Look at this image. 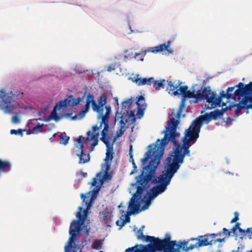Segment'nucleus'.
<instances>
[{
    "mask_svg": "<svg viewBox=\"0 0 252 252\" xmlns=\"http://www.w3.org/2000/svg\"><path fill=\"white\" fill-rule=\"evenodd\" d=\"M163 155V149L160 151L155 150L153 149V146L150 145L144 158L141 159L142 171L136 177L137 189L129 203V207L132 209L133 212L140 208L141 201L142 200V195L145 190L148 189L151 185L159 183V185L153 187L150 190L149 198L151 199H154L166 189L174 174L181 167V165L171 160V158H167L164 162L165 172L158 177L156 176V169Z\"/></svg>",
    "mask_w": 252,
    "mask_h": 252,
    "instance_id": "nucleus-1",
    "label": "nucleus"
},
{
    "mask_svg": "<svg viewBox=\"0 0 252 252\" xmlns=\"http://www.w3.org/2000/svg\"><path fill=\"white\" fill-rule=\"evenodd\" d=\"M179 123V120L170 119L168 122V126L165 127V130L162 132L164 134L163 138L161 140L158 139L156 141L157 144L152 146L153 150L158 151L162 150L163 148L164 153L165 146L169 142L173 143L176 148L167 158H171V160L181 165L184 162L185 157L190 156V143H194L199 137L202 122L201 120L195 119L191 123L185 131V136L182 139V145L179 144L176 139L180 135L177 132V127Z\"/></svg>",
    "mask_w": 252,
    "mask_h": 252,
    "instance_id": "nucleus-2",
    "label": "nucleus"
},
{
    "mask_svg": "<svg viewBox=\"0 0 252 252\" xmlns=\"http://www.w3.org/2000/svg\"><path fill=\"white\" fill-rule=\"evenodd\" d=\"M86 99L89 105H92V109L94 112L98 113V119H101L99 126L95 125L93 126V130L99 129L102 125L104 127L107 126L109 128V118L111 108L110 106L105 105L107 102V97L105 95H101L98 99L97 104L94 100V96L91 93H88L86 95Z\"/></svg>",
    "mask_w": 252,
    "mask_h": 252,
    "instance_id": "nucleus-3",
    "label": "nucleus"
},
{
    "mask_svg": "<svg viewBox=\"0 0 252 252\" xmlns=\"http://www.w3.org/2000/svg\"><path fill=\"white\" fill-rule=\"evenodd\" d=\"M236 96V95H235ZM243 96V98L238 104L231 103L228 106L222 108L221 110L216 109L209 113H206L202 116L201 121L209 122L212 120H217L219 117L222 116L227 110L232 111L235 109V117L237 118L239 114L241 112L242 109H245L246 113H248L249 109L252 108V104L249 99L248 95L247 94H243L242 95L238 96L239 99L240 96Z\"/></svg>",
    "mask_w": 252,
    "mask_h": 252,
    "instance_id": "nucleus-4",
    "label": "nucleus"
},
{
    "mask_svg": "<svg viewBox=\"0 0 252 252\" xmlns=\"http://www.w3.org/2000/svg\"><path fill=\"white\" fill-rule=\"evenodd\" d=\"M153 240V244L140 246L146 252H180L179 242L177 243L176 240H171V235L169 233H166L163 239H159L158 237H149Z\"/></svg>",
    "mask_w": 252,
    "mask_h": 252,
    "instance_id": "nucleus-5",
    "label": "nucleus"
},
{
    "mask_svg": "<svg viewBox=\"0 0 252 252\" xmlns=\"http://www.w3.org/2000/svg\"><path fill=\"white\" fill-rule=\"evenodd\" d=\"M23 93L21 91H16L13 93L10 91V93H7L4 89L0 90V107L4 110L5 113H13L15 109L14 105L12 101V96L16 98H21L23 95Z\"/></svg>",
    "mask_w": 252,
    "mask_h": 252,
    "instance_id": "nucleus-6",
    "label": "nucleus"
},
{
    "mask_svg": "<svg viewBox=\"0 0 252 252\" xmlns=\"http://www.w3.org/2000/svg\"><path fill=\"white\" fill-rule=\"evenodd\" d=\"M205 88L207 90L205 93V100L208 103V104L205 105L207 109H213L220 105L223 98H226L227 99L231 98V94L225 93L223 90L220 91V96H218L216 94L211 91L209 86L206 87Z\"/></svg>",
    "mask_w": 252,
    "mask_h": 252,
    "instance_id": "nucleus-7",
    "label": "nucleus"
},
{
    "mask_svg": "<svg viewBox=\"0 0 252 252\" xmlns=\"http://www.w3.org/2000/svg\"><path fill=\"white\" fill-rule=\"evenodd\" d=\"M86 93H85L82 98L79 97L76 98H73L72 95H70L64 100L60 101L55 106L48 120L49 121L51 119H54L55 121H58L60 119V117L57 113V110H60L63 107H66L67 106L73 107L77 106L84 99L86 96Z\"/></svg>",
    "mask_w": 252,
    "mask_h": 252,
    "instance_id": "nucleus-8",
    "label": "nucleus"
},
{
    "mask_svg": "<svg viewBox=\"0 0 252 252\" xmlns=\"http://www.w3.org/2000/svg\"><path fill=\"white\" fill-rule=\"evenodd\" d=\"M197 85H195L191 88V91L188 90L187 86H180L179 87L180 94H182V97L185 98H195L194 103H197L202 99H205V93L206 92V88L205 87L202 89L197 88L196 91L195 88L197 87Z\"/></svg>",
    "mask_w": 252,
    "mask_h": 252,
    "instance_id": "nucleus-9",
    "label": "nucleus"
},
{
    "mask_svg": "<svg viewBox=\"0 0 252 252\" xmlns=\"http://www.w3.org/2000/svg\"><path fill=\"white\" fill-rule=\"evenodd\" d=\"M107 126L103 127L101 133V137L100 138V140L104 143L107 148L105 158L106 162L109 160H111L113 158V145L116 141V138H114L111 143L109 142L110 137L107 136L109 128H107ZM107 164L108 163H106Z\"/></svg>",
    "mask_w": 252,
    "mask_h": 252,
    "instance_id": "nucleus-10",
    "label": "nucleus"
},
{
    "mask_svg": "<svg viewBox=\"0 0 252 252\" xmlns=\"http://www.w3.org/2000/svg\"><path fill=\"white\" fill-rule=\"evenodd\" d=\"M201 241L199 235L196 238H191L187 240L179 241L180 252H188L194 249H198L203 246H198V242Z\"/></svg>",
    "mask_w": 252,
    "mask_h": 252,
    "instance_id": "nucleus-11",
    "label": "nucleus"
},
{
    "mask_svg": "<svg viewBox=\"0 0 252 252\" xmlns=\"http://www.w3.org/2000/svg\"><path fill=\"white\" fill-rule=\"evenodd\" d=\"M236 87L238 89L234 91V95L239 96L243 94H247L252 104V82L245 85L240 82Z\"/></svg>",
    "mask_w": 252,
    "mask_h": 252,
    "instance_id": "nucleus-12",
    "label": "nucleus"
},
{
    "mask_svg": "<svg viewBox=\"0 0 252 252\" xmlns=\"http://www.w3.org/2000/svg\"><path fill=\"white\" fill-rule=\"evenodd\" d=\"M83 224L80 222V221L73 220L70 223L69 233L70 237L68 240V247L72 248V243L74 242V240L78 233L81 230V226Z\"/></svg>",
    "mask_w": 252,
    "mask_h": 252,
    "instance_id": "nucleus-13",
    "label": "nucleus"
},
{
    "mask_svg": "<svg viewBox=\"0 0 252 252\" xmlns=\"http://www.w3.org/2000/svg\"><path fill=\"white\" fill-rule=\"evenodd\" d=\"M84 146L83 144L79 145L78 150H74V152L79 158L78 163L80 164H83L88 162L90 160V154L84 153Z\"/></svg>",
    "mask_w": 252,
    "mask_h": 252,
    "instance_id": "nucleus-14",
    "label": "nucleus"
},
{
    "mask_svg": "<svg viewBox=\"0 0 252 252\" xmlns=\"http://www.w3.org/2000/svg\"><path fill=\"white\" fill-rule=\"evenodd\" d=\"M215 235L214 233L199 235V238H201V241L198 242V245L205 247L215 244Z\"/></svg>",
    "mask_w": 252,
    "mask_h": 252,
    "instance_id": "nucleus-15",
    "label": "nucleus"
},
{
    "mask_svg": "<svg viewBox=\"0 0 252 252\" xmlns=\"http://www.w3.org/2000/svg\"><path fill=\"white\" fill-rule=\"evenodd\" d=\"M99 129H96L95 131L93 130V126L92 127V132L89 131L87 132V137L86 140L90 141L92 140L94 141V142L91 145V151L93 150L94 147L96 146L98 144V139L99 136V133L96 131Z\"/></svg>",
    "mask_w": 252,
    "mask_h": 252,
    "instance_id": "nucleus-16",
    "label": "nucleus"
},
{
    "mask_svg": "<svg viewBox=\"0 0 252 252\" xmlns=\"http://www.w3.org/2000/svg\"><path fill=\"white\" fill-rule=\"evenodd\" d=\"M167 82H168V85L169 87L167 89L168 91V93L175 96L180 95L179 87L181 86L182 82H179L177 85H174L173 83H172L171 81L168 82L167 81Z\"/></svg>",
    "mask_w": 252,
    "mask_h": 252,
    "instance_id": "nucleus-17",
    "label": "nucleus"
},
{
    "mask_svg": "<svg viewBox=\"0 0 252 252\" xmlns=\"http://www.w3.org/2000/svg\"><path fill=\"white\" fill-rule=\"evenodd\" d=\"M171 41L170 40H168L167 41V44H161L158 46L152 47L151 48V52L153 53H157L158 52H160L163 51H167L170 53H172V51L171 50H168V48L170 46Z\"/></svg>",
    "mask_w": 252,
    "mask_h": 252,
    "instance_id": "nucleus-18",
    "label": "nucleus"
},
{
    "mask_svg": "<svg viewBox=\"0 0 252 252\" xmlns=\"http://www.w3.org/2000/svg\"><path fill=\"white\" fill-rule=\"evenodd\" d=\"M99 214L102 216L100 218L102 220L103 222L107 226L110 227V223L112 221V219L113 216L112 212L109 211H104L102 212H100Z\"/></svg>",
    "mask_w": 252,
    "mask_h": 252,
    "instance_id": "nucleus-19",
    "label": "nucleus"
},
{
    "mask_svg": "<svg viewBox=\"0 0 252 252\" xmlns=\"http://www.w3.org/2000/svg\"><path fill=\"white\" fill-rule=\"evenodd\" d=\"M136 235L138 239L141 240L143 242H150L149 244H153V240L149 238V237H154V236L144 235L142 229L138 230Z\"/></svg>",
    "mask_w": 252,
    "mask_h": 252,
    "instance_id": "nucleus-20",
    "label": "nucleus"
},
{
    "mask_svg": "<svg viewBox=\"0 0 252 252\" xmlns=\"http://www.w3.org/2000/svg\"><path fill=\"white\" fill-rule=\"evenodd\" d=\"M153 80H154L153 77H150L149 78H138L137 80H136V83L139 86H143V85H144L146 84H147L148 85H152Z\"/></svg>",
    "mask_w": 252,
    "mask_h": 252,
    "instance_id": "nucleus-21",
    "label": "nucleus"
},
{
    "mask_svg": "<svg viewBox=\"0 0 252 252\" xmlns=\"http://www.w3.org/2000/svg\"><path fill=\"white\" fill-rule=\"evenodd\" d=\"M90 108V105H89V103L86 100L84 109L82 110L81 111H80L77 114V115L78 116V119H81L83 118L85 116L86 113L89 111Z\"/></svg>",
    "mask_w": 252,
    "mask_h": 252,
    "instance_id": "nucleus-22",
    "label": "nucleus"
},
{
    "mask_svg": "<svg viewBox=\"0 0 252 252\" xmlns=\"http://www.w3.org/2000/svg\"><path fill=\"white\" fill-rule=\"evenodd\" d=\"M79 209L80 211L77 212V214L76 215V217L78 218V220H76L80 221V222L83 224L85 220L86 217L87 216V211L85 210L84 211V215H82L81 213L82 208L80 207L79 208Z\"/></svg>",
    "mask_w": 252,
    "mask_h": 252,
    "instance_id": "nucleus-23",
    "label": "nucleus"
},
{
    "mask_svg": "<svg viewBox=\"0 0 252 252\" xmlns=\"http://www.w3.org/2000/svg\"><path fill=\"white\" fill-rule=\"evenodd\" d=\"M125 252H146L143 248L140 245H136L133 247L128 248Z\"/></svg>",
    "mask_w": 252,
    "mask_h": 252,
    "instance_id": "nucleus-24",
    "label": "nucleus"
},
{
    "mask_svg": "<svg viewBox=\"0 0 252 252\" xmlns=\"http://www.w3.org/2000/svg\"><path fill=\"white\" fill-rule=\"evenodd\" d=\"M59 137L60 139V143L64 145H66L68 143L70 138L69 136H67L64 132L61 133L59 135Z\"/></svg>",
    "mask_w": 252,
    "mask_h": 252,
    "instance_id": "nucleus-25",
    "label": "nucleus"
},
{
    "mask_svg": "<svg viewBox=\"0 0 252 252\" xmlns=\"http://www.w3.org/2000/svg\"><path fill=\"white\" fill-rule=\"evenodd\" d=\"M163 82H165V80L164 79H162L160 81H155L154 80L152 85L156 90H159L161 87H163Z\"/></svg>",
    "mask_w": 252,
    "mask_h": 252,
    "instance_id": "nucleus-26",
    "label": "nucleus"
},
{
    "mask_svg": "<svg viewBox=\"0 0 252 252\" xmlns=\"http://www.w3.org/2000/svg\"><path fill=\"white\" fill-rule=\"evenodd\" d=\"M128 208L130 209V211L127 212V215L126 216L125 219L122 220V224H123L122 225H125L126 223H128L130 222V218L129 216L131 215V214H132L135 212H136V213L139 212V209L138 210H137V211L133 212V210H132V209H131L129 207H128Z\"/></svg>",
    "mask_w": 252,
    "mask_h": 252,
    "instance_id": "nucleus-27",
    "label": "nucleus"
},
{
    "mask_svg": "<svg viewBox=\"0 0 252 252\" xmlns=\"http://www.w3.org/2000/svg\"><path fill=\"white\" fill-rule=\"evenodd\" d=\"M44 126V124H38L36 126L33 127L31 129H30L28 132V134H34V133H38V129Z\"/></svg>",
    "mask_w": 252,
    "mask_h": 252,
    "instance_id": "nucleus-28",
    "label": "nucleus"
},
{
    "mask_svg": "<svg viewBox=\"0 0 252 252\" xmlns=\"http://www.w3.org/2000/svg\"><path fill=\"white\" fill-rule=\"evenodd\" d=\"M146 105H142L139 107L137 106L138 111L137 116L138 118L140 119L144 115V110L145 109Z\"/></svg>",
    "mask_w": 252,
    "mask_h": 252,
    "instance_id": "nucleus-29",
    "label": "nucleus"
},
{
    "mask_svg": "<svg viewBox=\"0 0 252 252\" xmlns=\"http://www.w3.org/2000/svg\"><path fill=\"white\" fill-rule=\"evenodd\" d=\"M77 141V143L75 144L74 150H78L79 145H81V144H83V145H84L85 142V138L83 137L82 135H80L78 137Z\"/></svg>",
    "mask_w": 252,
    "mask_h": 252,
    "instance_id": "nucleus-30",
    "label": "nucleus"
},
{
    "mask_svg": "<svg viewBox=\"0 0 252 252\" xmlns=\"http://www.w3.org/2000/svg\"><path fill=\"white\" fill-rule=\"evenodd\" d=\"M110 165L107 164L105 173L103 176V179L105 180H110L112 178V176L108 173V170L110 169Z\"/></svg>",
    "mask_w": 252,
    "mask_h": 252,
    "instance_id": "nucleus-31",
    "label": "nucleus"
},
{
    "mask_svg": "<svg viewBox=\"0 0 252 252\" xmlns=\"http://www.w3.org/2000/svg\"><path fill=\"white\" fill-rule=\"evenodd\" d=\"M132 102L133 101L131 99H128L122 102V107L125 109H126V108L128 109Z\"/></svg>",
    "mask_w": 252,
    "mask_h": 252,
    "instance_id": "nucleus-32",
    "label": "nucleus"
},
{
    "mask_svg": "<svg viewBox=\"0 0 252 252\" xmlns=\"http://www.w3.org/2000/svg\"><path fill=\"white\" fill-rule=\"evenodd\" d=\"M92 249L95 250L100 249L101 248V243L99 240H96L94 241L92 245Z\"/></svg>",
    "mask_w": 252,
    "mask_h": 252,
    "instance_id": "nucleus-33",
    "label": "nucleus"
},
{
    "mask_svg": "<svg viewBox=\"0 0 252 252\" xmlns=\"http://www.w3.org/2000/svg\"><path fill=\"white\" fill-rule=\"evenodd\" d=\"M119 64L117 63H111L109 64L107 67V70L108 72H111L112 71H114L116 69V68L118 67Z\"/></svg>",
    "mask_w": 252,
    "mask_h": 252,
    "instance_id": "nucleus-34",
    "label": "nucleus"
},
{
    "mask_svg": "<svg viewBox=\"0 0 252 252\" xmlns=\"http://www.w3.org/2000/svg\"><path fill=\"white\" fill-rule=\"evenodd\" d=\"M126 130V128H123V127H120L119 129L117 131L116 135L115 138L116 139L117 138L121 136L124 134Z\"/></svg>",
    "mask_w": 252,
    "mask_h": 252,
    "instance_id": "nucleus-35",
    "label": "nucleus"
},
{
    "mask_svg": "<svg viewBox=\"0 0 252 252\" xmlns=\"http://www.w3.org/2000/svg\"><path fill=\"white\" fill-rule=\"evenodd\" d=\"M144 97L142 95H139L138 98V100L136 101V104L137 106L139 107L140 106H142V105H146L145 102L142 103L143 101H144Z\"/></svg>",
    "mask_w": 252,
    "mask_h": 252,
    "instance_id": "nucleus-36",
    "label": "nucleus"
},
{
    "mask_svg": "<svg viewBox=\"0 0 252 252\" xmlns=\"http://www.w3.org/2000/svg\"><path fill=\"white\" fill-rule=\"evenodd\" d=\"M23 130H22L21 129H19L18 130L11 129L10 130V133L11 134H16V135L18 134V135L22 136L23 135Z\"/></svg>",
    "mask_w": 252,
    "mask_h": 252,
    "instance_id": "nucleus-37",
    "label": "nucleus"
},
{
    "mask_svg": "<svg viewBox=\"0 0 252 252\" xmlns=\"http://www.w3.org/2000/svg\"><path fill=\"white\" fill-rule=\"evenodd\" d=\"M240 224L239 223H236L235 225H234V227L236 228V229H238L239 231L241 233H246V230L244 229H243L242 228L240 227Z\"/></svg>",
    "mask_w": 252,
    "mask_h": 252,
    "instance_id": "nucleus-38",
    "label": "nucleus"
},
{
    "mask_svg": "<svg viewBox=\"0 0 252 252\" xmlns=\"http://www.w3.org/2000/svg\"><path fill=\"white\" fill-rule=\"evenodd\" d=\"M234 218L230 221L231 223L236 222L239 220V213L237 212L234 213Z\"/></svg>",
    "mask_w": 252,
    "mask_h": 252,
    "instance_id": "nucleus-39",
    "label": "nucleus"
},
{
    "mask_svg": "<svg viewBox=\"0 0 252 252\" xmlns=\"http://www.w3.org/2000/svg\"><path fill=\"white\" fill-rule=\"evenodd\" d=\"M12 122L15 124H18L20 122V119L17 115H14L12 119Z\"/></svg>",
    "mask_w": 252,
    "mask_h": 252,
    "instance_id": "nucleus-40",
    "label": "nucleus"
},
{
    "mask_svg": "<svg viewBox=\"0 0 252 252\" xmlns=\"http://www.w3.org/2000/svg\"><path fill=\"white\" fill-rule=\"evenodd\" d=\"M127 120H126V122H125L124 121L123 119V117H121V120L120 121V127H123V128H126V123H127Z\"/></svg>",
    "mask_w": 252,
    "mask_h": 252,
    "instance_id": "nucleus-41",
    "label": "nucleus"
},
{
    "mask_svg": "<svg viewBox=\"0 0 252 252\" xmlns=\"http://www.w3.org/2000/svg\"><path fill=\"white\" fill-rule=\"evenodd\" d=\"M222 233L224 235H226L227 237L230 235L231 232L226 229V228H223L222 229Z\"/></svg>",
    "mask_w": 252,
    "mask_h": 252,
    "instance_id": "nucleus-42",
    "label": "nucleus"
},
{
    "mask_svg": "<svg viewBox=\"0 0 252 252\" xmlns=\"http://www.w3.org/2000/svg\"><path fill=\"white\" fill-rule=\"evenodd\" d=\"M135 112L133 110H130L129 113V117H132V121L134 122L136 120V118L135 117Z\"/></svg>",
    "mask_w": 252,
    "mask_h": 252,
    "instance_id": "nucleus-43",
    "label": "nucleus"
},
{
    "mask_svg": "<svg viewBox=\"0 0 252 252\" xmlns=\"http://www.w3.org/2000/svg\"><path fill=\"white\" fill-rule=\"evenodd\" d=\"M132 165H133V169L131 171V172L130 173V175H132L134 173L136 172V171H137V166H136V164H135L134 161H133Z\"/></svg>",
    "mask_w": 252,
    "mask_h": 252,
    "instance_id": "nucleus-44",
    "label": "nucleus"
},
{
    "mask_svg": "<svg viewBox=\"0 0 252 252\" xmlns=\"http://www.w3.org/2000/svg\"><path fill=\"white\" fill-rule=\"evenodd\" d=\"M246 233H248V236L250 238H252V228H248L246 230Z\"/></svg>",
    "mask_w": 252,
    "mask_h": 252,
    "instance_id": "nucleus-45",
    "label": "nucleus"
},
{
    "mask_svg": "<svg viewBox=\"0 0 252 252\" xmlns=\"http://www.w3.org/2000/svg\"><path fill=\"white\" fill-rule=\"evenodd\" d=\"M186 99L185 98L182 97V100H181V101L180 103V108H181V110L182 109V108L185 106Z\"/></svg>",
    "mask_w": 252,
    "mask_h": 252,
    "instance_id": "nucleus-46",
    "label": "nucleus"
},
{
    "mask_svg": "<svg viewBox=\"0 0 252 252\" xmlns=\"http://www.w3.org/2000/svg\"><path fill=\"white\" fill-rule=\"evenodd\" d=\"M97 180L98 179L96 178V177L94 178L91 183V186L93 187L95 186L97 183Z\"/></svg>",
    "mask_w": 252,
    "mask_h": 252,
    "instance_id": "nucleus-47",
    "label": "nucleus"
},
{
    "mask_svg": "<svg viewBox=\"0 0 252 252\" xmlns=\"http://www.w3.org/2000/svg\"><path fill=\"white\" fill-rule=\"evenodd\" d=\"M116 224L117 226H120V229L122 228V227L124 226L125 225H122V220H118L116 222Z\"/></svg>",
    "mask_w": 252,
    "mask_h": 252,
    "instance_id": "nucleus-48",
    "label": "nucleus"
},
{
    "mask_svg": "<svg viewBox=\"0 0 252 252\" xmlns=\"http://www.w3.org/2000/svg\"><path fill=\"white\" fill-rule=\"evenodd\" d=\"M234 87H229L227 89L226 93L231 94L234 91Z\"/></svg>",
    "mask_w": 252,
    "mask_h": 252,
    "instance_id": "nucleus-49",
    "label": "nucleus"
},
{
    "mask_svg": "<svg viewBox=\"0 0 252 252\" xmlns=\"http://www.w3.org/2000/svg\"><path fill=\"white\" fill-rule=\"evenodd\" d=\"M181 112H182L181 108H179V110L177 112V115H176V118L178 119H180V116H181Z\"/></svg>",
    "mask_w": 252,
    "mask_h": 252,
    "instance_id": "nucleus-50",
    "label": "nucleus"
},
{
    "mask_svg": "<svg viewBox=\"0 0 252 252\" xmlns=\"http://www.w3.org/2000/svg\"><path fill=\"white\" fill-rule=\"evenodd\" d=\"M224 238L221 239V238H218L215 239V244H216L217 242L221 243L222 242L224 241Z\"/></svg>",
    "mask_w": 252,
    "mask_h": 252,
    "instance_id": "nucleus-51",
    "label": "nucleus"
},
{
    "mask_svg": "<svg viewBox=\"0 0 252 252\" xmlns=\"http://www.w3.org/2000/svg\"><path fill=\"white\" fill-rule=\"evenodd\" d=\"M57 135H58L57 133H55L53 134L52 136L50 138V141L51 142H53V139Z\"/></svg>",
    "mask_w": 252,
    "mask_h": 252,
    "instance_id": "nucleus-52",
    "label": "nucleus"
},
{
    "mask_svg": "<svg viewBox=\"0 0 252 252\" xmlns=\"http://www.w3.org/2000/svg\"><path fill=\"white\" fill-rule=\"evenodd\" d=\"M150 204V201H147L146 202V205L143 207L144 209H147Z\"/></svg>",
    "mask_w": 252,
    "mask_h": 252,
    "instance_id": "nucleus-53",
    "label": "nucleus"
},
{
    "mask_svg": "<svg viewBox=\"0 0 252 252\" xmlns=\"http://www.w3.org/2000/svg\"><path fill=\"white\" fill-rule=\"evenodd\" d=\"M130 154V158H129V161L132 162V164L133 163V161H134V159L133 158V156L132 155H131L130 153H129Z\"/></svg>",
    "mask_w": 252,
    "mask_h": 252,
    "instance_id": "nucleus-54",
    "label": "nucleus"
},
{
    "mask_svg": "<svg viewBox=\"0 0 252 252\" xmlns=\"http://www.w3.org/2000/svg\"><path fill=\"white\" fill-rule=\"evenodd\" d=\"M236 231V228H235L234 227L229 231V232H231V233H233L234 234L235 233Z\"/></svg>",
    "mask_w": 252,
    "mask_h": 252,
    "instance_id": "nucleus-55",
    "label": "nucleus"
},
{
    "mask_svg": "<svg viewBox=\"0 0 252 252\" xmlns=\"http://www.w3.org/2000/svg\"><path fill=\"white\" fill-rule=\"evenodd\" d=\"M70 248L68 247V245L65 247V252H69Z\"/></svg>",
    "mask_w": 252,
    "mask_h": 252,
    "instance_id": "nucleus-56",
    "label": "nucleus"
},
{
    "mask_svg": "<svg viewBox=\"0 0 252 252\" xmlns=\"http://www.w3.org/2000/svg\"><path fill=\"white\" fill-rule=\"evenodd\" d=\"M96 189L95 190H93V191L94 192L97 193L100 190V186H96Z\"/></svg>",
    "mask_w": 252,
    "mask_h": 252,
    "instance_id": "nucleus-57",
    "label": "nucleus"
},
{
    "mask_svg": "<svg viewBox=\"0 0 252 252\" xmlns=\"http://www.w3.org/2000/svg\"><path fill=\"white\" fill-rule=\"evenodd\" d=\"M77 119H78V116L77 115H76L75 116H74L71 118V119L72 120H75Z\"/></svg>",
    "mask_w": 252,
    "mask_h": 252,
    "instance_id": "nucleus-58",
    "label": "nucleus"
},
{
    "mask_svg": "<svg viewBox=\"0 0 252 252\" xmlns=\"http://www.w3.org/2000/svg\"><path fill=\"white\" fill-rule=\"evenodd\" d=\"M140 55H141V54H140V53H135V55H134V58L135 59H136V58H137V57L138 56H140Z\"/></svg>",
    "mask_w": 252,
    "mask_h": 252,
    "instance_id": "nucleus-59",
    "label": "nucleus"
},
{
    "mask_svg": "<svg viewBox=\"0 0 252 252\" xmlns=\"http://www.w3.org/2000/svg\"><path fill=\"white\" fill-rule=\"evenodd\" d=\"M215 235V237H217V236H220L221 233V232H219V233H214Z\"/></svg>",
    "mask_w": 252,
    "mask_h": 252,
    "instance_id": "nucleus-60",
    "label": "nucleus"
},
{
    "mask_svg": "<svg viewBox=\"0 0 252 252\" xmlns=\"http://www.w3.org/2000/svg\"><path fill=\"white\" fill-rule=\"evenodd\" d=\"M81 197L84 200L85 198L86 197V196L85 194H81Z\"/></svg>",
    "mask_w": 252,
    "mask_h": 252,
    "instance_id": "nucleus-61",
    "label": "nucleus"
},
{
    "mask_svg": "<svg viewBox=\"0 0 252 252\" xmlns=\"http://www.w3.org/2000/svg\"><path fill=\"white\" fill-rule=\"evenodd\" d=\"M42 113H44V112H43V111H39L38 112V115L39 116H41L42 115Z\"/></svg>",
    "mask_w": 252,
    "mask_h": 252,
    "instance_id": "nucleus-62",
    "label": "nucleus"
},
{
    "mask_svg": "<svg viewBox=\"0 0 252 252\" xmlns=\"http://www.w3.org/2000/svg\"><path fill=\"white\" fill-rule=\"evenodd\" d=\"M137 60H139L140 61H143L144 60L143 57H141V58L140 59H137Z\"/></svg>",
    "mask_w": 252,
    "mask_h": 252,
    "instance_id": "nucleus-63",
    "label": "nucleus"
},
{
    "mask_svg": "<svg viewBox=\"0 0 252 252\" xmlns=\"http://www.w3.org/2000/svg\"><path fill=\"white\" fill-rule=\"evenodd\" d=\"M145 226L144 225L142 226L139 229H142L143 230Z\"/></svg>",
    "mask_w": 252,
    "mask_h": 252,
    "instance_id": "nucleus-64",
    "label": "nucleus"
}]
</instances>
